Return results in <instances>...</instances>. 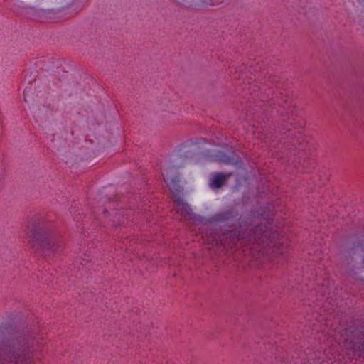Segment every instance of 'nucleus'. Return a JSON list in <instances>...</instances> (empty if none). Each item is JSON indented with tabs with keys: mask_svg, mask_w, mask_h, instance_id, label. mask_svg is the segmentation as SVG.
Returning a JSON list of instances; mask_svg holds the SVG:
<instances>
[{
	"mask_svg": "<svg viewBox=\"0 0 364 364\" xmlns=\"http://www.w3.org/2000/svg\"><path fill=\"white\" fill-rule=\"evenodd\" d=\"M346 254L348 263L351 262L353 266L356 264L364 266V239L350 238Z\"/></svg>",
	"mask_w": 364,
	"mask_h": 364,
	"instance_id": "423d86ee",
	"label": "nucleus"
},
{
	"mask_svg": "<svg viewBox=\"0 0 364 364\" xmlns=\"http://www.w3.org/2000/svg\"><path fill=\"white\" fill-rule=\"evenodd\" d=\"M183 166V164H181V165H178L177 167H178V168H179V167H181V166Z\"/></svg>",
	"mask_w": 364,
	"mask_h": 364,
	"instance_id": "6ab92c4d",
	"label": "nucleus"
},
{
	"mask_svg": "<svg viewBox=\"0 0 364 364\" xmlns=\"http://www.w3.org/2000/svg\"><path fill=\"white\" fill-rule=\"evenodd\" d=\"M359 4H362L363 6H364V0H357Z\"/></svg>",
	"mask_w": 364,
	"mask_h": 364,
	"instance_id": "dca6fc26",
	"label": "nucleus"
},
{
	"mask_svg": "<svg viewBox=\"0 0 364 364\" xmlns=\"http://www.w3.org/2000/svg\"><path fill=\"white\" fill-rule=\"evenodd\" d=\"M164 180L172 193L176 196V198L181 196V193L183 191V188L179 184L180 181L178 177L174 176L171 178V179L166 178Z\"/></svg>",
	"mask_w": 364,
	"mask_h": 364,
	"instance_id": "9d476101",
	"label": "nucleus"
},
{
	"mask_svg": "<svg viewBox=\"0 0 364 364\" xmlns=\"http://www.w3.org/2000/svg\"><path fill=\"white\" fill-rule=\"evenodd\" d=\"M100 200L105 205V208L103 210L104 215L110 213V211L113 212L112 214L114 215V219L113 220V225H120L124 223L123 216L124 210H119V213L114 212L116 206H119V203L117 201L116 197H108L107 196H101Z\"/></svg>",
	"mask_w": 364,
	"mask_h": 364,
	"instance_id": "0eeeda50",
	"label": "nucleus"
},
{
	"mask_svg": "<svg viewBox=\"0 0 364 364\" xmlns=\"http://www.w3.org/2000/svg\"><path fill=\"white\" fill-rule=\"evenodd\" d=\"M176 206L180 208L182 215L188 216L190 218H194V213L188 203L183 201V199L179 196L174 201Z\"/></svg>",
	"mask_w": 364,
	"mask_h": 364,
	"instance_id": "9b49d317",
	"label": "nucleus"
},
{
	"mask_svg": "<svg viewBox=\"0 0 364 364\" xmlns=\"http://www.w3.org/2000/svg\"><path fill=\"white\" fill-rule=\"evenodd\" d=\"M226 0H196L198 4L196 5V9L200 8V7H205L208 5H220L223 4Z\"/></svg>",
	"mask_w": 364,
	"mask_h": 364,
	"instance_id": "ddd939ff",
	"label": "nucleus"
},
{
	"mask_svg": "<svg viewBox=\"0 0 364 364\" xmlns=\"http://www.w3.org/2000/svg\"><path fill=\"white\" fill-rule=\"evenodd\" d=\"M216 156L217 161L225 164H231L240 166L242 164L239 155L235 154L234 151L232 152L230 155H228L222 151H219Z\"/></svg>",
	"mask_w": 364,
	"mask_h": 364,
	"instance_id": "6e6552de",
	"label": "nucleus"
},
{
	"mask_svg": "<svg viewBox=\"0 0 364 364\" xmlns=\"http://www.w3.org/2000/svg\"><path fill=\"white\" fill-rule=\"evenodd\" d=\"M30 237L33 248L46 255L58 253L63 250V242L45 221L33 222Z\"/></svg>",
	"mask_w": 364,
	"mask_h": 364,
	"instance_id": "20e7f679",
	"label": "nucleus"
},
{
	"mask_svg": "<svg viewBox=\"0 0 364 364\" xmlns=\"http://www.w3.org/2000/svg\"><path fill=\"white\" fill-rule=\"evenodd\" d=\"M177 3H178L181 5H183L186 7L193 8L196 9V5L198 4V1H196V0H174Z\"/></svg>",
	"mask_w": 364,
	"mask_h": 364,
	"instance_id": "4468645a",
	"label": "nucleus"
},
{
	"mask_svg": "<svg viewBox=\"0 0 364 364\" xmlns=\"http://www.w3.org/2000/svg\"><path fill=\"white\" fill-rule=\"evenodd\" d=\"M38 342L28 331L0 325V364H33Z\"/></svg>",
	"mask_w": 364,
	"mask_h": 364,
	"instance_id": "7ed1b4c3",
	"label": "nucleus"
},
{
	"mask_svg": "<svg viewBox=\"0 0 364 364\" xmlns=\"http://www.w3.org/2000/svg\"><path fill=\"white\" fill-rule=\"evenodd\" d=\"M269 82H271V83H274V80H269Z\"/></svg>",
	"mask_w": 364,
	"mask_h": 364,
	"instance_id": "f3484780",
	"label": "nucleus"
},
{
	"mask_svg": "<svg viewBox=\"0 0 364 364\" xmlns=\"http://www.w3.org/2000/svg\"><path fill=\"white\" fill-rule=\"evenodd\" d=\"M196 145L193 144H182L178 149V157L183 161L193 159L196 154Z\"/></svg>",
	"mask_w": 364,
	"mask_h": 364,
	"instance_id": "1a4fd4ad",
	"label": "nucleus"
},
{
	"mask_svg": "<svg viewBox=\"0 0 364 364\" xmlns=\"http://www.w3.org/2000/svg\"><path fill=\"white\" fill-rule=\"evenodd\" d=\"M252 90L250 95L256 100V107H258L265 115L273 116L275 112L279 117L277 122V129L282 143L287 146H292L298 149L304 148V137L301 131L303 123L301 119L294 116L295 107L290 98L284 95L280 90L278 82H275L274 88L268 84L259 87L253 84L248 87Z\"/></svg>",
	"mask_w": 364,
	"mask_h": 364,
	"instance_id": "f257e3e1",
	"label": "nucleus"
},
{
	"mask_svg": "<svg viewBox=\"0 0 364 364\" xmlns=\"http://www.w3.org/2000/svg\"><path fill=\"white\" fill-rule=\"evenodd\" d=\"M343 346L353 353L355 360L364 355V326L355 323L346 328L341 334ZM354 357H353V358Z\"/></svg>",
	"mask_w": 364,
	"mask_h": 364,
	"instance_id": "39448f33",
	"label": "nucleus"
},
{
	"mask_svg": "<svg viewBox=\"0 0 364 364\" xmlns=\"http://www.w3.org/2000/svg\"><path fill=\"white\" fill-rule=\"evenodd\" d=\"M230 174H225L223 173H215L210 183L213 188H220L228 178Z\"/></svg>",
	"mask_w": 364,
	"mask_h": 364,
	"instance_id": "f8f14e48",
	"label": "nucleus"
},
{
	"mask_svg": "<svg viewBox=\"0 0 364 364\" xmlns=\"http://www.w3.org/2000/svg\"><path fill=\"white\" fill-rule=\"evenodd\" d=\"M258 216L256 209L242 217L235 207L218 211L208 218L210 223L224 224L228 229L225 230L222 240H230L229 246H246L250 249L264 248L266 246H276L279 233L266 225L252 227L255 219Z\"/></svg>",
	"mask_w": 364,
	"mask_h": 364,
	"instance_id": "f03ea898",
	"label": "nucleus"
},
{
	"mask_svg": "<svg viewBox=\"0 0 364 364\" xmlns=\"http://www.w3.org/2000/svg\"><path fill=\"white\" fill-rule=\"evenodd\" d=\"M298 1H299V4L296 6L297 9H304L306 7V4L307 3V1L306 0H304V1L298 0Z\"/></svg>",
	"mask_w": 364,
	"mask_h": 364,
	"instance_id": "2eb2a0df",
	"label": "nucleus"
},
{
	"mask_svg": "<svg viewBox=\"0 0 364 364\" xmlns=\"http://www.w3.org/2000/svg\"><path fill=\"white\" fill-rule=\"evenodd\" d=\"M26 92H24V97H25L24 100H25V101H26V100H26Z\"/></svg>",
	"mask_w": 364,
	"mask_h": 364,
	"instance_id": "a211bd4d",
	"label": "nucleus"
}]
</instances>
